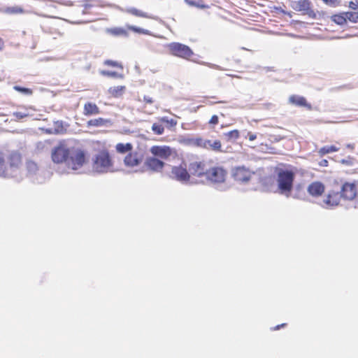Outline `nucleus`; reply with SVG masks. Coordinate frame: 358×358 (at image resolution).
I'll use <instances>...</instances> for the list:
<instances>
[{"label": "nucleus", "instance_id": "1", "mask_svg": "<svg viewBox=\"0 0 358 358\" xmlns=\"http://www.w3.org/2000/svg\"><path fill=\"white\" fill-rule=\"evenodd\" d=\"M275 173L277 176L276 182L278 192L287 197L289 196L293 188L295 178L294 172L292 170L275 167Z\"/></svg>", "mask_w": 358, "mask_h": 358}, {"label": "nucleus", "instance_id": "2", "mask_svg": "<svg viewBox=\"0 0 358 358\" xmlns=\"http://www.w3.org/2000/svg\"><path fill=\"white\" fill-rule=\"evenodd\" d=\"M92 169L99 173L113 170V162L108 150H102L95 155L93 159Z\"/></svg>", "mask_w": 358, "mask_h": 358}, {"label": "nucleus", "instance_id": "3", "mask_svg": "<svg viewBox=\"0 0 358 358\" xmlns=\"http://www.w3.org/2000/svg\"><path fill=\"white\" fill-rule=\"evenodd\" d=\"M167 47L171 55L185 59H189L194 55L189 46L180 43H171Z\"/></svg>", "mask_w": 358, "mask_h": 358}, {"label": "nucleus", "instance_id": "4", "mask_svg": "<svg viewBox=\"0 0 358 358\" xmlns=\"http://www.w3.org/2000/svg\"><path fill=\"white\" fill-rule=\"evenodd\" d=\"M170 177L177 181L181 182H187L190 180V174L189 169H187V164L182 162L178 166L171 167Z\"/></svg>", "mask_w": 358, "mask_h": 358}, {"label": "nucleus", "instance_id": "5", "mask_svg": "<svg viewBox=\"0 0 358 358\" xmlns=\"http://www.w3.org/2000/svg\"><path fill=\"white\" fill-rule=\"evenodd\" d=\"M70 150L64 142H60L52 151V159L56 164L66 162L69 158Z\"/></svg>", "mask_w": 358, "mask_h": 358}, {"label": "nucleus", "instance_id": "6", "mask_svg": "<svg viewBox=\"0 0 358 358\" xmlns=\"http://www.w3.org/2000/svg\"><path fill=\"white\" fill-rule=\"evenodd\" d=\"M188 168L190 178H206L208 171L206 162L201 160L192 161L189 164Z\"/></svg>", "mask_w": 358, "mask_h": 358}, {"label": "nucleus", "instance_id": "7", "mask_svg": "<svg viewBox=\"0 0 358 358\" xmlns=\"http://www.w3.org/2000/svg\"><path fill=\"white\" fill-rule=\"evenodd\" d=\"M227 172L222 167H213L208 171L206 179L213 183H222L225 181Z\"/></svg>", "mask_w": 358, "mask_h": 358}, {"label": "nucleus", "instance_id": "8", "mask_svg": "<svg viewBox=\"0 0 358 358\" xmlns=\"http://www.w3.org/2000/svg\"><path fill=\"white\" fill-rule=\"evenodd\" d=\"M255 174L253 171H251L249 169L245 166H237L232 170V176L234 179L242 183L248 182Z\"/></svg>", "mask_w": 358, "mask_h": 358}, {"label": "nucleus", "instance_id": "9", "mask_svg": "<svg viewBox=\"0 0 358 358\" xmlns=\"http://www.w3.org/2000/svg\"><path fill=\"white\" fill-rule=\"evenodd\" d=\"M342 199L348 201L355 199L357 194V185L356 182H346L343 184L341 192Z\"/></svg>", "mask_w": 358, "mask_h": 358}, {"label": "nucleus", "instance_id": "10", "mask_svg": "<svg viewBox=\"0 0 358 358\" xmlns=\"http://www.w3.org/2000/svg\"><path fill=\"white\" fill-rule=\"evenodd\" d=\"M150 151L153 157L164 160L169 159L173 154L172 148L168 145H153Z\"/></svg>", "mask_w": 358, "mask_h": 358}, {"label": "nucleus", "instance_id": "11", "mask_svg": "<svg viewBox=\"0 0 358 358\" xmlns=\"http://www.w3.org/2000/svg\"><path fill=\"white\" fill-rule=\"evenodd\" d=\"M85 161L86 158L84 151L78 150L70 157V160L68 162V166L73 170H77L83 166Z\"/></svg>", "mask_w": 358, "mask_h": 358}, {"label": "nucleus", "instance_id": "12", "mask_svg": "<svg viewBox=\"0 0 358 358\" xmlns=\"http://www.w3.org/2000/svg\"><path fill=\"white\" fill-rule=\"evenodd\" d=\"M292 7L302 15H307L310 18H316V13L310 7V1H293Z\"/></svg>", "mask_w": 358, "mask_h": 358}, {"label": "nucleus", "instance_id": "13", "mask_svg": "<svg viewBox=\"0 0 358 358\" xmlns=\"http://www.w3.org/2000/svg\"><path fill=\"white\" fill-rule=\"evenodd\" d=\"M143 155L137 152H130L124 159V163L127 167H135L141 164Z\"/></svg>", "mask_w": 358, "mask_h": 358}, {"label": "nucleus", "instance_id": "14", "mask_svg": "<svg viewBox=\"0 0 358 358\" xmlns=\"http://www.w3.org/2000/svg\"><path fill=\"white\" fill-rule=\"evenodd\" d=\"M164 165L165 163L163 161L155 157H149L145 162V167L153 172H161Z\"/></svg>", "mask_w": 358, "mask_h": 358}, {"label": "nucleus", "instance_id": "15", "mask_svg": "<svg viewBox=\"0 0 358 358\" xmlns=\"http://www.w3.org/2000/svg\"><path fill=\"white\" fill-rule=\"evenodd\" d=\"M342 197L341 194L338 191L330 190L327 194L325 199L323 200V203L327 207H334L339 205Z\"/></svg>", "mask_w": 358, "mask_h": 358}, {"label": "nucleus", "instance_id": "16", "mask_svg": "<svg viewBox=\"0 0 358 358\" xmlns=\"http://www.w3.org/2000/svg\"><path fill=\"white\" fill-rule=\"evenodd\" d=\"M307 191L310 196L320 197L325 191V185L320 181H314L308 185Z\"/></svg>", "mask_w": 358, "mask_h": 358}, {"label": "nucleus", "instance_id": "17", "mask_svg": "<svg viewBox=\"0 0 358 358\" xmlns=\"http://www.w3.org/2000/svg\"><path fill=\"white\" fill-rule=\"evenodd\" d=\"M289 103L299 106V107H304L306 109L310 110H312V106L309 103L306 99L302 96L292 94L288 99Z\"/></svg>", "mask_w": 358, "mask_h": 358}, {"label": "nucleus", "instance_id": "18", "mask_svg": "<svg viewBox=\"0 0 358 358\" xmlns=\"http://www.w3.org/2000/svg\"><path fill=\"white\" fill-rule=\"evenodd\" d=\"M350 11L346 12L348 20L354 23L358 22V1H350Z\"/></svg>", "mask_w": 358, "mask_h": 358}, {"label": "nucleus", "instance_id": "19", "mask_svg": "<svg viewBox=\"0 0 358 358\" xmlns=\"http://www.w3.org/2000/svg\"><path fill=\"white\" fill-rule=\"evenodd\" d=\"M125 12L129 13L132 15L139 17L148 18L152 20H157L159 17L155 15H152L149 14L147 12L143 11L141 10L137 9L136 8H129L125 10Z\"/></svg>", "mask_w": 358, "mask_h": 358}, {"label": "nucleus", "instance_id": "20", "mask_svg": "<svg viewBox=\"0 0 358 358\" xmlns=\"http://www.w3.org/2000/svg\"><path fill=\"white\" fill-rule=\"evenodd\" d=\"M83 113L85 116L96 115L100 113V109L95 103L88 101L84 104Z\"/></svg>", "mask_w": 358, "mask_h": 358}, {"label": "nucleus", "instance_id": "21", "mask_svg": "<svg viewBox=\"0 0 358 358\" xmlns=\"http://www.w3.org/2000/svg\"><path fill=\"white\" fill-rule=\"evenodd\" d=\"M7 160L11 168H18L22 164V156L17 152H13L9 155Z\"/></svg>", "mask_w": 358, "mask_h": 358}, {"label": "nucleus", "instance_id": "22", "mask_svg": "<svg viewBox=\"0 0 358 358\" xmlns=\"http://www.w3.org/2000/svg\"><path fill=\"white\" fill-rule=\"evenodd\" d=\"M207 142L206 148H205V149L210 150L215 152H223L222 142L220 140H215L212 141L211 140L207 139Z\"/></svg>", "mask_w": 358, "mask_h": 358}, {"label": "nucleus", "instance_id": "23", "mask_svg": "<svg viewBox=\"0 0 358 358\" xmlns=\"http://www.w3.org/2000/svg\"><path fill=\"white\" fill-rule=\"evenodd\" d=\"M125 86H115L110 87L108 90V93L111 97L119 98L123 95V94L125 92Z\"/></svg>", "mask_w": 358, "mask_h": 358}, {"label": "nucleus", "instance_id": "24", "mask_svg": "<svg viewBox=\"0 0 358 358\" xmlns=\"http://www.w3.org/2000/svg\"><path fill=\"white\" fill-rule=\"evenodd\" d=\"M331 20L338 25H344L348 22L346 12L334 14L331 16Z\"/></svg>", "mask_w": 358, "mask_h": 358}, {"label": "nucleus", "instance_id": "25", "mask_svg": "<svg viewBox=\"0 0 358 358\" xmlns=\"http://www.w3.org/2000/svg\"><path fill=\"white\" fill-rule=\"evenodd\" d=\"M189 145L205 149L206 148L207 139L201 137L192 138L187 140Z\"/></svg>", "mask_w": 358, "mask_h": 358}, {"label": "nucleus", "instance_id": "26", "mask_svg": "<svg viewBox=\"0 0 358 358\" xmlns=\"http://www.w3.org/2000/svg\"><path fill=\"white\" fill-rule=\"evenodd\" d=\"M116 151L120 154H125L127 152H130L133 149V145L130 143H117L115 146Z\"/></svg>", "mask_w": 358, "mask_h": 358}, {"label": "nucleus", "instance_id": "27", "mask_svg": "<svg viewBox=\"0 0 358 358\" xmlns=\"http://www.w3.org/2000/svg\"><path fill=\"white\" fill-rule=\"evenodd\" d=\"M107 122H108V121L106 120H105L102 117H98V118L92 119V120H90L89 121H87V126L88 127H102V126L106 125Z\"/></svg>", "mask_w": 358, "mask_h": 358}, {"label": "nucleus", "instance_id": "28", "mask_svg": "<svg viewBox=\"0 0 358 358\" xmlns=\"http://www.w3.org/2000/svg\"><path fill=\"white\" fill-rule=\"evenodd\" d=\"M338 150L339 148L336 147V145H327L319 149L317 153L320 157H322L327 154L335 152Z\"/></svg>", "mask_w": 358, "mask_h": 358}, {"label": "nucleus", "instance_id": "29", "mask_svg": "<svg viewBox=\"0 0 358 358\" xmlns=\"http://www.w3.org/2000/svg\"><path fill=\"white\" fill-rule=\"evenodd\" d=\"M108 32L115 36H127V30L122 27H114L109 29Z\"/></svg>", "mask_w": 358, "mask_h": 358}, {"label": "nucleus", "instance_id": "30", "mask_svg": "<svg viewBox=\"0 0 358 358\" xmlns=\"http://www.w3.org/2000/svg\"><path fill=\"white\" fill-rule=\"evenodd\" d=\"M103 64L105 66H109V67L119 69L121 71L123 70L122 64L120 62H117V61H114V60H111V59H106V60H105L103 62Z\"/></svg>", "mask_w": 358, "mask_h": 358}, {"label": "nucleus", "instance_id": "31", "mask_svg": "<svg viewBox=\"0 0 358 358\" xmlns=\"http://www.w3.org/2000/svg\"><path fill=\"white\" fill-rule=\"evenodd\" d=\"M101 75L106 77L115 78H122L123 75L122 73H119L117 71H111L102 70L100 71Z\"/></svg>", "mask_w": 358, "mask_h": 358}, {"label": "nucleus", "instance_id": "32", "mask_svg": "<svg viewBox=\"0 0 358 358\" xmlns=\"http://www.w3.org/2000/svg\"><path fill=\"white\" fill-rule=\"evenodd\" d=\"M127 28L135 33L145 35H150V31L133 25H127Z\"/></svg>", "mask_w": 358, "mask_h": 358}, {"label": "nucleus", "instance_id": "33", "mask_svg": "<svg viewBox=\"0 0 358 358\" xmlns=\"http://www.w3.org/2000/svg\"><path fill=\"white\" fill-rule=\"evenodd\" d=\"M152 131L156 135H162L164 132V127L162 124L154 123L152 125Z\"/></svg>", "mask_w": 358, "mask_h": 358}, {"label": "nucleus", "instance_id": "34", "mask_svg": "<svg viewBox=\"0 0 358 358\" xmlns=\"http://www.w3.org/2000/svg\"><path fill=\"white\" fill-rule=\"evenodd\" d=\"M13 89L17 91V92H19L20 93H22L25 95H31L32 93H33V91L30 88H27V87H21V86H19V85H15L13 87Z\"/></svg>", "mask_w": 358, "mask_h": 358}, {"label": "nucleus", "instance_id": "35", "mask_svg": "<svg viewBox=\"0 0 358 358\" xmlns=\"http://www.w3.org/2000/svg\"><path fill=\"white\" fill-rule=\"evenodd\" d=\"M225 135L229 139L236 140L239 138L240 134L238 130L234 129L227 132Z\"/></svg>", "mask_w": 358, "mask_h": 358}, {"label": "nucleus", "instance_id": "36", "mask_svg": "<svg viewBox=\"0 0 358 358\" xmlns=\"http://www.w3.org/2000/svg\"><path fill=\"white\" fill-rule=\"evenodd\" d=\"M202 102L206 105L227 103L226 101H212L210 100V97L208 96H203V100L202 101Z\"/></svg>", "mask_w": 358, "mask_h": 358}, {"label": "nucleus", "instance_id": "37", "mask_svg": "<svg viewBox=\"0 0 358 358\" xmlns=\"http://www.w3.org/2000/svg\"><path fill=\"white\" fill-rule=\"evenodd\" d=\"M29 115V113L22 111H16L13 113V116L17 120H21Z\"/></svg>", "mask_w": 358, "mask_h": 358}, {"label": "nucleus", "instance_id": "38", "mask_svg": "<svg viewBox=\"0 0 358 358\" xmlns=\"http://www.w3.org/2000/svg\"><path fill=\"white\" fill-rule=\"evenodd\" d=\"M160 122L169 124L171 127H175L177 124L176 120L173 119H169L167 117H162L160 118Z\"/></svg>", "mask_w": 358, "mask_h": 358}, {"label": "nucleus", "instance_id": "39", "mask_svg": "<svg viewBox=\"0 0 358 358\" xmlns=\"http://www.w3.org/2000/svg\"><path fill=\"white\" fill-rule=\"evenodd\" d=\"M219 123V117L217 115H213L210 120L208 121V124L210 125V126H215L217 125V124Z\"/></svg>", "mask_w": 358, "mask_h": 358}, {"label": "nucleus", "instance_id": "40", "mask_svg": "<svg viewBox=\"0 0 358 358\" xmlns=\"http://www.w3.org/2000/svg\"><path fill=\"white\" fill-rule=\"evenodd\" d=\"M6 11L9 13H21L23 12V10L20 7H12L8 8Z\"/></svg>", "mask_w": 358, "mask_h": 358}, {"label": "nucleus", "instance_id": "41", "mask_svg": "<svg viewBox=\"0 0 358 358\" xmlns=\"http://www.w3.org/2000/svg\"><path fill=\"white\" fill-rule=\"evenodd\" d=\"M189 3V4L190 6H196V7H198V8H206L207 7L206 6L203 5V4H201L200 3L199 1H187Z\"/></svg>", "mask_w": 358, "mask_h": 358}, {"label": "nucleus", "instance_id": "42", "mask_svg": "<svg viewBox=\"0 0 358 358\" xmlns=\"http://www.w3.org/2000/svg\"><path fill=\"white\" fill-rule=\"evenodd\" d=\"M247 138L250 141H253L257 138V135L252 132H248L247 134Z\"/></svg>", "mask_w": 358, "mask_h": 358}, {"label": "nucleus", "instance_id": "43", "mask_svg": "<svg viewBox=\"0 0 358 358\" xmlns=\"http://www.w3.org/2000/svg\"><path fill=\"white\" fill-rule=\"evenodd\" d=\"M143 101L144 102H145L146 103H149V104H151L153 103V99L152 97L149 96H143Z\"/></svg>", "mask_w": 358, "mask_h": 358}, {"label": "nucleus", "instance_id": "44", "mask_svg": "<svg viewBox=\"0 0 358 358\" xmlns=\"http://www.w3.org/2000/svg\"><path fill=\"white\" fill-rule=\"evenodd\" d=\"M320 166L327 167L329 165V162L327 159H322L318 163Z\"/></svg>", "mask_w": 358, "mask_h": 358}, {"label": "nucleus", "instance_id": "45", "mask_svg": "<svg viewBox=\"0 0 358 358\" xmlns=\"http://www.w3.org/2000/svg\"><path fill=\"white\" fill-rule=\"evenodd\" d=\"M287 326V324L286 323H282L281 324H278V325H276L275 327H273L272 328V330L273 331H276V330H278L280 329L281 327H285Z\"/></svg>", "mask_w": 358, "mask_h": 358}, {"label": "nucleus", "instance_id": "46", "mask_svg": "<svg viewBox=\"0 0 358 358\" xmlns=\"http://www.w3.org/2000/svg\"><path fill=\"white\" fill-rule=\"evenodd\" d=\"M4 157L1 152H0V168L4 164Z\"/></svg>", "mask_w": 358, "mask_h": 358}, {"label": "nucleus", "instance_id": "47", "mask_svg": "<svg viewBox=\"0 0 358 358\" xmlns=\"http://www.w3.org/2000/svg\"><path fill=\"white\" fill-rule=\"evenodd\" d=\"M38 150H42L44 148V144L42 142H38L36 145Z\"/></svg>", "mask_w": 358, "mask_h": 358}, {"label": "nucleus", "instance_id": "48", "mask_svg": "<svg viewBox=\"0 0 358 358\" xmlns=\"http://www.w3.org/2000/svg\"><path fill=\"white\" fill-rule=\"evenodd\" d=\"M4 47V41L0 37V51L3 50Z\"/></svg>", "mask_w": 358, "mask_h": 358}, {"label": "nucleus", "instance_id": "49", "mask_svg": "<svg viewBox=\"0 0 358 358\" xmlns=\"http://www.w3.org/2000/svg\"><path fill=\"white\" fill-rule=\"evenodd\" d=\"M346 146H347V148H348L350 150H354V148H355L354 144H348Z\"/></svg>", "mask_w": 358, "mask_h": 358}, {"label": "nucleus", "instance_id": "50", "mask_svg": "<svg viewBox=\"0 0 358 358\" xmlns=\"http://www.w3.org/2000/svg\"><path fill=\"white\" fill-rule=\"evenodd\" d=\"M210 97V99H212V101H219L216 96H212Z\"/></svg>", "mask_w": 358, "mask_h": 358}, {"label": "nucleus", "instance_id": "51", "mask_svg": "<svg viewBox=\"0 0 358 358\" xmlns=\"http://www.w3.org/2000/svg\"><path fill=\"white\" fill-rule=\"evenodd\" d=\"M59 126H60V127H61V129H60V130H62V129H63V126H62V123H60V124H59Z\"/></svg>", "mask_w": 358, "mask_h": 358}, {"label": "nucleus", "instance_id": "52", "mask_svg": "<svg viewBox=\"0 0 358 358\" xmlns=\"http://www.w3.org/2000/svg\"><path fill=\"white\" fill-rule=\"evenodd\" d=\"M59 131H59V129H56V132H57V133H59Z\"/></svg>", "mask_w": 358, "mask_h": 358}, {"label": "nucleus", "instance_id": "53", "mask_svg": "<svg viewBox=\"0 0 358 358\" xmlns=\"http://www.w3.org/2000/svg\"><path fill=\"white\" fill-rule=\"evenodd\" d=\"M326 2H327V3H328L329 1H326ZM329 2H330V3H334V1H329Z\"/></svg>", "mask_w": 358, "mask_h": 358}]
</instances>
